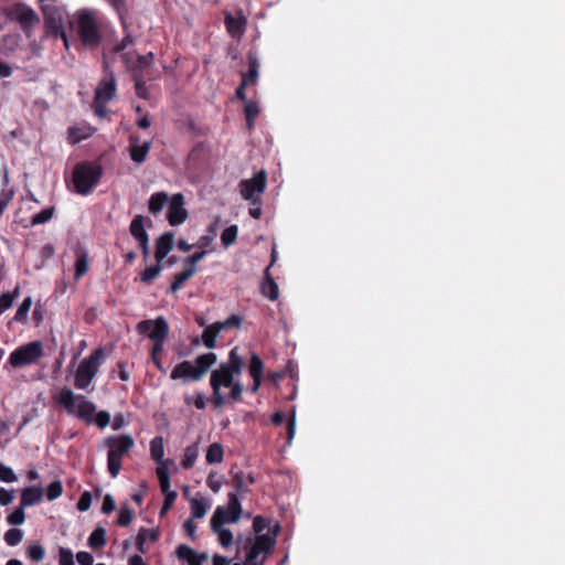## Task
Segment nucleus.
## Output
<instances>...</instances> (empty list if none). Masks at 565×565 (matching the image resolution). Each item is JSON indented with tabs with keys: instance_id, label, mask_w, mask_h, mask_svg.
Instances as JSON below:
<instances>
[{
	"instance_id": "nucleus-1",
	"label": "nucleus",
	"mask_w": 565,
	"mask_h": 565,
	"mask_svg": "<svg viewBox=\"0 0 565 565\" xmlns=\"http://www.w3.org/2000/svg\"><path fill=\"white\" fill-rule=\"evenodd\" d=\"M253 530L255 539L246 554L245 565H264L274 550L280 525L275 523L270 526L267 519L257 515L253 520Z\"/></svg>"
},
{
	"instance_id": "nucleus-58",
	"label": "nucleus",
	"mask_w": 565,
	"mask_h": 565,
	"mask_svg": "<svg viewBox=\"0 0 565 565\" xmlns=\"http://www.w3.org/2000/svg\"><path fill=\"white\" fill-rule=\"evenodd\" d=\"M242 323V318L237 315H232L228 317L225 321H218V324L222 326V330H225L230 327H236L238 328Z\"/></svg>"
},
{
	"instance_id": "nucleus-6",
	"label": "nucleus",
	"mask_w": 565,
	"mask_h": 565,
	"mask_svg": "<svg viewBox=\"0 0 565 565\" xmlns=\"http://www.w3.org/2000/svg\"><path fill=\"white\" fill-rule=\"evenodd\" d=\"M44 355L45 350L43 343L39 340L31 341L14 349L10 353L4 367L24 369L36 365Z\"/></svg>"
},
{
	"instance_id": "nucleus-18",
	"label": "nucleus",
	"mask_w": 565,
	"mask_h": 565,
	"mask_svg": "<svg viewBox=\"0 0 565 565\" xmlns=\"http://www.w3.org/2000/svg\"><path fill=\"white\" fill-rule=\"evenodd\" d=\"M248 373L253 380L252 388H260L264 377V363L258 354L252 353L248 364Z\"/></svg>"
},
{
	"instance_id": "nucleus-20",
	"label": "nucleus",
	"mask_w": 565,
	"mask_h": 565,
	"mask_svg": "<svg viewBox=\"0 0 565 565\" xmlns=\"http://www.w3.org/2000/svg\"><path fill=\"white\" fill-rule=\"evenodd\" d=\"M152 58V53L138 55L132 52H127L122 55V61L129 68H147L151 65Z\"/></svg>"
},
{
	"instance_id": "nucleus-60",
	"label": "nucleus",
	"mask_w": 565,
	"mask_h": 565,
	"mask_svg": "<svg viewBox=\"0 0 565 565\" xmlns=\"http://www.w3.org/2000/svg\"><path fill=\"white\" fill-rule=\"evenodd\" d=\"M116 509V503L114 498L110 494H106L102 504V512L108 514Z\"/></svg>"
},
{
	"instance_id": "nucleus-64",
	"label": "nucleus",
	"mask_w": 565,
	"mask_h": 565,
	"mask_svg": "<svg viewBox=\"0 0 565 565\" xmlns=\"http://www.w3.org/2000/svg\"><path fill=\"white\" fill-rule=\"evenodd\" d=\"M134 43V38L130 34H127L116 46L115 52H121L126 50L129 45Z\"/></svg>"
},
{
	"instance_id": "nucleus-9",
	"label": "nucleus",
	"mask_w": 565,
	"mask_h": 565,
	"mask_svg": "<svg viewBox=\"0 0 565 565\" xmlns=\"http://www.w3.org/2000/svg\"><path fill=\"white\" fill-rule=\"evenodd\" d=\"M103 359L104 350L99 348L82 360L75 375V385L77 388H86L90 384L102 364Z\"/></svg>"
},
{
	"instance_id": "nucleus-53",
	"label": "nucleus",
	"mask_w": 565,
	"mask_h": 565,
	"mask_svg": "<svg viewBox=\"0 0 565 565\" xmlns=\"http://www.w3.org/2000/svg\"><path fill=\"white\" fill-rule=\"evenodd\" d=\"M29 557L34 561L39 562L44 557V548L41 545H31L28 550Z\"/></svg>"
},
{
	"instance_id": "nucleus-41",
	"label": "nucleus",
	"mask_w": 565,
	"mask_h": 565,
	"mask_svg": "<svg viewBox=\"0 0 565 565\" xmlns=\"http://www.w3.org/2000/svg\"><path fill=\"white\" fill-rule=\"evenodd\" d=\"M238 228L236 225L226 227L221 234V241L224 247L231 246L237 238Z\"/></svg>"
},
{
	"instance_id": "nucleus-16",
	"label": "nucleus",
	"mask_w": 565,
	"mask_h": 565,
	"mask_svg": "<svg viewBox=\"0 0 565 565\" xmlns=\"http://www.w3.org/2000/svg\"><path fill=\"white\" fill-rule=\"evenodd\" d=\"M230 475L232 477L228 482L234 487V491L239 495L246 494L249 491V484L255 482L254 477L250 473H244L242 470H237L235 467H232L230 470Z\"/></svg>"
},
{
	"instance_id": "nucleus-22",
	"label": "nucleus",
	"mask_w": 565,
	"mask_h": 565,
	"mask_svg": "<svg viewBox=\"0 0 565 565\" xmlns=\"http://www.w3.org/2000/svg\"><path fill=\"white\" fill-rule=\"evenodd\" d=\"M150 149V142H139V140L135 137H130L129 151L132 161L137 163H141L146 160V157Z\"/></svg>"
},
{
	"instance_id": "nucleus-63",
	"label": "nucleus",
	"mask_w": 565,
	"mask_h": 565,
	"mask_svg": "<svg viewBox=\"0 0 565 565\" xmlns=\"http://www.w3.org/2000/svg\"><path fill=\"white\" fill-rule=\"evenodd\" d=\"M177 495H178L177 492L164 493V501H163V507L161 509V514H163L166 511H168L172 507V504L175 501Z\"/></svg>"
},
{
	"instance_id": "nucleus-49",
	"label": "nucleus",
	"mask_w": 565,
	"mask_h": 565,
	"mask_svg": "<svg viewBox=\"0 0 565 565\" xmlns=\"http://www.w3.org/2000/svg\"><path fill=\"white\" fill-rule=\"evenodd\" d=\"M132 519H134V511L128 507H121L119 514H118L117 523L120 526H127L131 523Z\"/></svg>"
},
{
	"instance_id": "nucleus-56",
	"label": "nucleus",
	"mask_w": 565,
	"mask_h": 565,
	"mask_svg": "<svg viewBox=\"0 0 565 565\" xmlns=\"http://www.w3.org/2000/svg\"><path fill=\"white\" fill-rule=\"evenodd\" d=\"M206 483L214 493H218L221 491L222 481L217 478L216 473H210L206 479Z\"/></svg>"
},
{
	"instance_id": "nucleus-54",
	"label": "nucleus",
	"mask_w": 565,
	"mask_h": 565,
	"mask_svg": "<svg viewBox=\"0 0 565 565\" xmlns=\"http://www.w3.org/2000/svg\"><path fill=\"white\" fill-rule=\"evenodd\" d=\"M185 402H186L188 404L193 403V404H194V406H195L198 409H203V408L205 407V405H206V401H205V399H204V397H203L201 394H199V393H196V394H194V395H192V396L186 395V396H185Z\"/></svg>"
},
{
	"instance_id": "nucleus-17",
	"label": "nucleus",
	"mask_w": 565,
	"mask_h": 565,
	"mask_svg": "<svg viewBox=\"0 0 565 565\" xmlns=\"http://www.w3.org/2000/svg\"><path fill=\"white\" fill-rule=\"evenodd\" d=\"M174 244V234L172 232L163 233L156 242L154 257L157 263H161L171 252Z\"/></svg>"
},
{
	"instance_id": "nucleus-31",
	"label": "nucleus",
	"mask_w": 565,
	"mask_h": 565,
	"mask_svg": "<svg viewBox=\"0 0 565 565\" xmlns=\"http://www.w3.org/2000/svg\"><path fill=\"white\" fill-rule=\"evenodd\" d=\"M129 232L138 243L149 239V236L145 230V217L142 215H136L134 217L129 226Z\"/></svg>"
},
{
	"instance_id": "nucleus-50",
	"label": "nucleus",
	"mask_w": 565,
	"mask_h": 565,
	"mask_svg": "<svg viewBox=\"0 0 565 565\" xmlns=\"http://www.w3.org/2000/svg\"><path fill=\"white\" fill-rule=\"evenodd\" d=\"M63 492V486L61 481L56 480L49 484L46 490V498L50 501L57 499Z\"/></svg>"
},
{
	"instance_id": "nucleus-15",
	"label": "nucleus",
	"mask_w": 565,
	"mask_h": 565,
	"mask_svg": "<svg viewBox=\"0 0 565 565\" xmlns=\"http://www.w3.org/2000/svg\"><path fill=\"white\" fill-rule=\"evenodd\" d=\"M226 521V511L223 507H217L211 518V527L217 534L218 542L223 547H228L233 543V534L228 529H224Z\"/></svg>"
},
{
	"instance_id": "nucleus-59",
	"label": "nucleus",
	"mask_w": 565,
	"mask_h": 565,
	"mask_svg": "<svg viewBox=\"0 0 565 565\" xmlns=\"http://www.w3.org/2000/svg\"><path fill=\"white\" fill-rule=\"evenodd\" d=\"M13 199V191L10 190V191H3L1 194H0V216L3 214L4 210L7 209V206L9 205V203L12 201Z\"/></svg>"
},
{
	"instance_id": "nucleus-30",
	"label": "nucleus",
	"mask_w": 565,
	"mask_h": 565,
	"mask_svg": "<svg viewBox=\"0 0 565 565\" xmlns=\"http://www.w3.org/2000/svg\"><path fill=\"white\" fill-rule=\"evenodd\" d=\"M43 498V491L38 487H28L22 491L21 502L22 508L34 505L41 502Z\"/></svg>"
},
{
	"instance_id": "nucleus-61",
	"label": "nucleus",
	"mask_w": 565,
	"mask_h": 565,
	"mask_svg": "<svg viewBox=\"0 0 565 565\" xmlns=\"http://www.w3.org/2000/svg\"><path fill=\"white\" fill-rule=\"evenodd\" d=\"M13 499H14L13 490H7V489L0 487V504L1 505L10 504L13 501Z\"/></svg>"
},
{
	"instance_id": "nucleus-38",
	"label": "nucleus",
	"mask_w": 565,
	"mask_h": 565,
	"mask_svg": "<svg viewBox=\"0 0 565 565\" xmlns=\"http://www.w3.org/2000/svg\"><path fill=\"white\" fill-rule=\"evenodd\" d=\"M157 476H158L160 488H161V491L163 494L168 493V492H174L173 490L170 489V477H169V471H168V467L166 463L158 466Z\"/></svg>"
},
{
	"instance_id": "nucleus-14",
	"label": "nucleus",
	"mask_w": 565,
	"mask_h": 565,
	"mask_svg": "<svg viewBox=\"0 0 565 565\" xmlns=\"http://www.w3.org/2000/svg\"><path fill=\"white\" fill-rule=\"evenodd\" d=\"M184 196L182 193H175L170 198L167 220L171 226H179L186 221L189 213L184 207Z\"/></svg>"
},
{
	"instance_id": "nucleus-7",
	"label": "nucleus",
	"mask_w": 565,
	"mask_h": 565,
	"mask_svg": "<svg viewBox=\"0 0 565 565\" xmlns=\"http://www.w3.org/2000/svg\"><path fill=\"white\" fill-rule=\"evenodd\" d=\"M77 34L85 46H95L100 42L96 12L82 9L74 15Z\"/></svg>"
},
{
	"instance_id": "nucleus-34",
	"label": "nucleus",
	"mask_w": 565,
	"mask_h": 565,
	"mask_svg": "<svg viewBox=\"0 0 565 565\" xmlns=\"http://www.w3.org/2000/svg\"><path fill=\"white\" fill-rule=\"evenodd\" d=\"M196 273V267H186L184 270L175 275L173 282L170 286L172 292H177L185 281H188Z\"/></svg>"
},
{
	"instance_id": "nucleus-33",
	"label": "nucleus",
	"mask_w": 565,
	"mask_h": 565,
	"mask_svg": "<svg viewBox=\"0 0 565 565\" xmlns=\"http://www.w3.org/2000/svg\"><path fill=\"white\" fill-rule=\"evenodd\" d=\"M269 267L266 269L265 280L260 285L262 294L270 300L278 298V286L275 280L268 274Z\"/></svg>"
},
{
	"instance_id": "nucleus-51",
	"label": "nucleus",
	"mask_w": 565,
	"mask_h": 565,
	"mask_svg": "<svg viewBox=\"0 0 565 565\" xmlns=\"http://www.w3.org/2000/svg\"><path fill=\"white\" fill-rule=\"evenodd\" d=\"M0 480L3 482H14L18 480V477L12 468L0 463Z\"/></svg>"
},
{
	"instance_id": "nucleus-32",
	"label": "nucleus",
	"mask_w": 565,
	"mask_h": 565,
	"mask_svg": "<svg viewBox=\"0 0 565 565\" xmlns=\"http://www.w3.org/2000/svg\"><path fill=\"white\" fill-rule=\"evenodd\" d=\"M259 62L256 56L248 55V72L243 75L244 85L255 84L258 77Z\"/></svg>"
},
{
	"instance_id": "nucleus-13",
	"label": "nucleus",
	"mask_w": 565,
	"mask_h": 565,
	"mask_svg": "<svg viewBox=\"0 0 565 565\" xmlns=\"http://www.w3.org/2000/svg\"><path fill=\"white\" fill-rule=\"evenodd\" d=\"M104 77L95 90L96 103H108L114 98L116 93V79L114 73L109 71V66L106 61H104Z\"/></svg>"
},
{
	"instance_id": "nucleus-45",
	"label": "nucleus",
	"mask_w": 565,
	"mask_h": 565,
	"mask_svg": "<svg viewBox=\"0 0 565 565\" xmlns=\"http://www.w3.org/2000/svg\"><path fill=\"white\" fill-rule=\"evenodd\" d=\"M198 458V447L195 445L189 446L185 449L184 457L182 459V466L185 469L193 467Z\"/></svg>"
},
{
	"instance_id": "nucleus-44",
	"label": "nucleus",
	"mask_w": 565,
	"mask_h": 565,
	"mask_svg": "<svg viewBox=\"0 0 565 565\" xmlns=\"http://www.w3.org/2000/svg\"><path fill=\"white\" fill-rule=\"evenodd\" d=\"M161 273L160 263H157L153 266L147 267L140 275V279L142 282L150 284L153 279H156Z\"/></svg>"
},
{
	"instance_id": "nucleus-11",
	"label": "nucleus",
	"mask_w": 565,
	"mask_h": 565,
	"mask_svg": "<svg viewBox=\"0 0 565 565\" xmlns=\"http://www.w3.org/2000/svg\"><path fill=\"white\" fill-rule=\"evenodd\" d=\"M44 24L47 34L61 36L65 47L68 49V39L63 31V17L57 7H44Z\"/></svg>"
},
{
	"instance_id": "nucleus-26",
	"label": "nucleus",
	"mask_w": 565,
	"mask_h": 565,
	"mask_svg": "<svg viewBox=\"0 0 565 565\" xmlns=\"http://www.w3.org/2000/svg\"><path fill=\"white\" fill-rule=\"evenodd\" d=\"M169 195L164 191L154 192L151 194L148 201V210L151 214L158 215L162 212L166 205L169 203Z\"/></svg>"
},
{
	"instance_id": "nucleus-37",
	"label": "nucleus",
	"mask_w": 565,
	"mask_h": 565,
	"mask_svg": "<svg viewBox=\"0 0 565 565\" xmlns=\"http://www.w3.org/2000/svg\"><path fill=\"white\" fill-rule=\"evenodd\" d=\"M192 519H202L205 516L210 505L202 499H191L190 500Z\"/></svg>"
},
{
	"instance_id": "nucleus-43",
	"label": "nucleus",
	"mask_w": 565,
	"mask_h": 565,
	"mask_svg": "<svg viewBox=\"0 0 565 565\" xmlns=\"http://www.w3.org/2000/svg\"><path fill=\"white\" fill-rule=\"evenodd\" d=\"M31 306H32V298L31 297H26L22 301L20 307L18 308V310L15 312V316H14V320L18 321V322H25L26 319H28V313L30 311Z\"/></svg>"
},
{
	"instance_id": "nucleus-42",
	"label": "nucleus",
	"mask_w": 565,
	"mask_h": 565,
	"mask_svg": "<svg viewBox=\"0 0 565 565\" xmlns=\"http://www.w3.org/2000/svg\"><path fill=\"white\" fill-rule=\"evenodd\" d=\"M258 114H259V108L255 102L249 100L245 104V116H246V121H247V126L249 129L253 128L254 120L258 116Z\"/></svg>"
},
{
	"instance_id": "nucleus-48",
	"label": "nucleus",
	"mask_w": 565,
	"mask_h": 565,
	"mask_svg": "<svg viewBox=\"0 0 565 565\" xmlns=\"http://www.w3.org/2000/svg\"><path fill=\"white\" fill-rule=\"evenodd\" d=\"M7 521L12 525H21L25 521L24 508L20 504L19 508L8 515Z\"/></svg>"
},
{
	"instance_id": "nucleus-28",
	"label": "nucleus",
	"mask_w": 565,
	"mask_h": 565,
	"mask_svg": "<svg viewBox=\"0 0 565 565\" xmlns=\"http://www.w3.org/2000/svg\"><path fill=\"white\" fill-rule=\"evenodd\" d=\"M95 132V129L86 124L71 127L68 129V139L72 143H78L84 139H87Z\"/></svg>"
},
{
	"instance_id": "nucleus-62",
	"label": "nucleus",
	"mask_w": 565,
	"mask_h": 565,
	"mask_svg": "<svg viewBox=\"0 0 565 565\" xmlns=\"http://www.w3.org/2000/svg\"><path fill=\"white\" fill-rule=\"evenodd\" d=\"M76 559L79 565H93L94 558L90 553L88 552H78L76 554Z\"/></svg>"
},
{
	"instance_id": "nucleus-57",
	"label": "nucleus",
	"mask_w": 565,
	"mask_h": 565,
	"mask_svg": "<svg viewBox=\"0 0 565 565\" xmlns=\"http://www.w3.org/2000/svg\"><path fill=\"white\" fill-rule=\"evenodd\" d=\"M206 250H201V252H198V253H194L192 255H190L189 257H186L184 259V265L186 267H196V263L200 262L201 259L204 258V256L206 255Z\"/></svg>"
},
{
	"instance_id": "nucleus-29",
	"label": "nucleus",
	"mask_w": 565,
	"mask_h": 565,
	"mask_svg": "<svg viewBox=\"0 0 565 565\" xmlns=\"http://www.w3.org/2000/svg\"><path fill=\"white\" fill-rule=\"evenodd\" d=\"M222 331V326L218 322L207 326L201 335L203 344L207 349H214L216 347V338Z\"/></svg>"
},
{
	"instance_id": "nucleus-21",
	"label": "nucleus",
	"mask_w": 565,
	"mask_h": 565,
	"mask_svg": "<svg viewBox=\"0 0 565 565\" xmlns=\"http://www.w3.org/2000/svg\"><path fill=\"white\" fill-rule=\"evenodd\" d=\"M177 555L180 559L186 561L189 565H203V563L207 559V554H198L188 545H180L177 548Z\"/></svg>"
},
{
	"instance_id": "nucleus-4",
	"label": "nucleus",
	"mask_w": 565,
	"mask_h": 565,
	"mask_svg": "<svg viewBox=\"0 0 565 565\" xmlns=\"http://www.w3.org/2000/svg\"><path fill=\"white\" fill-rule=\"evenodd\" d=\"M216 354L213 352L199 355L193 362L183 361L177 364L171 371V379L183 380L184 382H196L216 363Z\"/></svg>"
},
{
	"instance_id": "nucleus-2",
	"label": "nucleus",
	"mask_w": 565,
	"mask_h": 565,
	"mask_svg": "<svg viewBox=\"0 0 565 565\" xmlns=\"http://www.w3.org/2000/svg\"><path fill=\"white\" fill-rule=\"evenodd\" d=\"M58 405L72 416L88 424H96L105 428L110 423V414L106 411L96 413V406L83 395H75L73 391H60L55 396Z\"/></svg>"
},
{
	"instance_id": "nucleus-35",
	"label": "nucleus",
	"mask_w": 565,
	"mask_h": 565,
	"mask_svg": "<svg viewBox=\"0 0 565 565\" xmlns=\"http://www.w3.org/2000/svg\"><path fill=\"white\" fill-rule=\"evenodd\" d=\"M150 455L151 458L160 465L166 463L163 460L164 449H163V438L154 437L150 443Z\"/></svg>"
},
{
	"instance_id": "nucleus-23",
	"label": "nucleus",
	"mask_w": 565,
	"mask_h": 565,
	"mask_svg": "<svg viewBox=\"0 0 565 565\" xmlns=\"http://www.w3.org/2000/svg\"><path fill=\"white\" fill-rule=\"evenodd\" d=\"M75 257L76 260L74 277L75 279H79L88 271L89 268L88 252L82 245L78 244L75 248Z\"/></svg>"
},
{
	"instance_id": "nucleus-24",
	"label": "nucleus",
	"mask_w": 565,
	"mask_h": 565,
	"mask_svg": "<svg viewBox=\"0 0 565 565\" xmlns=\"http://www.w3.org/2000/svg\"><path fill=\"white\" fill-rule=\"evenodd\" d=\"M286 376H289L291 381H295L297 377V366L292 361H288L285 370L268 372L266 374L267 380L273 385H278L279 382Z\"/></svg>"
},
{
	"instance_id": "nucleus-55",
	"label": "nucleus",
	"mask_w": 565,
	"mask_h": 565,
	"mask_svg": "<svg viewBox=\"0 0 565 565\" xmlns=\"http://www.w3.org/2000/svg\"><path fill=\"white\" fill-rule=\"evenodd\" d=\"M73 553L68 548H60V565H74Z\"/></svg>"
},
{
	"instance_id": "nucleus-3",
	"label": "nucleus",
	"mask_w": 565,
	"mask_h": 565,
	"mask_svg": "<svg viewBox=\"0 0 565 565\" xmlns=\"http://www.w3.org/2000/svg\"><path fill=\"white\" fill-rule=\"evenodd\" d=\"M244 366V361L237 352V348H234L228 353L226 362L221 363L215 369L210 379L211 388L231 387L241 388L238 383H235L236 379L241 375Z\"/></svg>"
},
{
	"instance_id": "nucleus-12",
	"label": "nucleus",
	"mask_w": 565,
	"mask_h": 565,
	"mask_svg": "<svg viewBox=\"0 0 565 565\" xmlns=\"http://www.w3.org/2000/svg\"><path fill=\"white\" fill-rule=\"evenodd\" d=\"M137 330L153 341H164L169 332V326L164 318L159 317L154 320L140 321L137 324Z\"/></svg>"
},
{
	"instance_id": "nucleus-39",
	"label": "nucleus",
	"mask_w": 565,
	"mask_h": 565,
	"mask_svg": "<svg viewBox=\"0 0 565 565\" xmlns=\"http://www.w3.org/2000/svg\"><path fill=\"white\" fill-rule=\"evenodd\" d=\"M223 455L224 451L222 445L214 443L207 448L205 458L209 463H220L223 460Z\"/></svg>"
},
{
	"instance_id": "nucleus-10",
	"label": "nucleus",
	"mask_w": 565,
	"mask_h": 565,
	"mask_svg": "<svg viewBox=\"0 0 565 565\" xmlns=\"http://www.w3.org/2000/svg\"><path fill=\"white\" fill-rule=\"evenodd\" d=\"M266 172L260 170L252 179L241 181V194L244 200L249 201L253 204L258 203L260 194H263L266 190Z\"/></svg>"
},
{
	"instance_id": "nucleus-8",
	"label": "nucleus",
	"mask_w": 565,
	"mask_h": 565,
	"mask_svg": "<svg viewBox=\"0 0 565 565\" xmlns=\"http://www.w3.org/2000/svg\"><path fill=\"white\" fill-rule=\"evenodd\" d=\"M102 175L100 167L94 163L83 162L73 171V183L77 193L86 195L98 183Z\"/></svg>"
},
{
	"instance_id": "nucleus-27",
	"label": "nucleus",
	"mask_w": 565,
	"mask_h": 565,
	"mask_svg": "<svg viewBox=\"0 0 565 565\" xmlns=\"http://www.w3.org/2000/svg\"><path fill=\"white\" fill-rule=\"evenodd\" d=\"M238 495L236 492L228 493V502L226 511V521L228 522H237L242 512V507L238 500Z\"/></svg>"
},
{
	"instance_id": "nucleus-47",
	"label": "nucleus",
	"mask_w": 565,
	"mask_h": 565,
	"mask_svg": "<svg viewBox=\"0 0 565 565\" xmlns=\"http://www.w3.org/2000/svg\"><path fill=\"white\" fill-rule=\"evenodd\" d=\"M53 212H54L53 207H46V209L42 210L41 212L36 213L32 217V221H31L32 225H39V224L46 223L47 221H50L52 218Z\"/></svg>"
},
{
	"instance_id": "nucleus-25",
	"label": "nucleus",
	"mask_w": 565,
	"mask_h": 565,
	"mask_svg": "<svg viewBox=\"0 0 565 565\" xmlns=\"http://www.w3.org/2000/svg\"><path fill=\"white\" fill-rule=\"evenodd\" d=\"M15 17L24 29L32 28L40 22L38 14L25 6H20L17 9Z\"/></svg>"
},
{
	"instance_id": "nucleus-36",
	"label": "nucleus",
	"mask_w": 565,
	"mask_h": 565,
	"mask_svg": "<svg viewBox=\"0 0 565 565\" xmlns=\"http://www.w3.org/2000/svg\"><path fill=\"white\" fill-rule=\"evenodd\" d=\"M106 544V531L102 526H97L88 537V545L92 548H102Z\"/></svg>"
},
{
	"instance_id": "nucleus-40",
	"label": "nucleus",
	"mask_w": 565,
	"mask_h": 565,
	"mask_svg": "<svg viewBox=\"0 0 565 565\" xmlns=\"http://www.w3.org/2000/svg\"><path fill=\"white\" fill-rule=\"evenodd\" d=\"M20 295L19 287H15L12 292H4L0 295V315L11 308L15 298Z\"/></svg>"
},
{
	"instance_id": "nucleus-19",
	"label": "nucleus",
	"mask_w": 565,
	"mask_h": 565,
	"mask_svg": "<svg viewBox=\"0 0 565 565\" xmlns=\"http://www.w3.org/2000/svg\"><path fill=\"white\" fill-rule=\"evenodd\" d=\"M224 23L227 32L233 38H241L245 32L246 19L241 14L238 17H234L231 13H226Z\"/></svg>"
},
{
	"instance_id": "nucleus-52",
	"label": "nucleus",
	"mask_w": 565,
	"mask_h": 565,
	"mask_svg": "<svg viewBox=\"0 0 565 565\" xmlns=\"http://www.w3.org/2000/svg\"><path fill=\"white\" fill-rule=\"evenodd\" d=\"M92 505V494L88 491H85L81 494L77 501V509L81 512L87 511Z\"/></svg>"
},
{
	"instance_id": "nucleus-5",
	"label": "nucleus",
	"mask_w": 565,
	"mask_h": 565,
	"mask_svg": "<svg viewBox=\"0 0 565 565\" xmlns=\"http://www.w3.org/2000/svg\"><path fill=\"white\" fill-rule=\"evenodd\" d=\"M104 446L108 449V471L113 478H116L121 470V461L134 448L135 440L130 435H114L105 438Z\"/></svg>"
},
{
	"instance_id": "nucleus-46",
	"label": "nucleus",
	"mask_w": 565,
	"mask_h": 565,
	"mask_svg": "<svg viewBox=\"0 0 565 565\" xmlns=\"http://www.w3.org/2000/svg\"><path fill=\"white\" fill-rule=\"evenodd\" d=\"M23 537V532L19 529H11L6 532L4 534V541L10 546L18 545Z\"/></svg>"
}]
</instances>
